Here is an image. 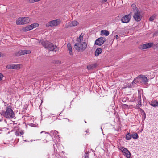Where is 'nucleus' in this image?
<instances>
[{"instance_id":"f257e3e1","label":"nucleus","mask_w":158,"mask_h":158,"mask_svg":"<svg viewBox=\"0 0 158 158\" xmlns=\"http://www.w3.org/2000/svg\"><path fill=\"white\" fill-rule=\"evenodd\" d=\"M41 44L47 49L50 51H55L56 52L57 48L56 46L54 45L52 43L48 41H43L41 42Z\"/></svg>"},{"instance_id":"f03ea898","label":"nucleus","mask_w":158,"mask_h":158,"mask_svg":"<svg viewBox=\"0 0 158 158\" xmlns=\"http://www.w3.org/2000/svg\"><path fill=\"white\" fill-rule=\"evenodd\" d=\"M0 113L1 115H3L7 118H12L15 117V114L11 108H7L6 111H3Z\"/></svg>"},{"instance_id":"7ed1b4c3","label":"nucleus","mask_w":158,"mask_h":158,"mask_svg":"<svg viewBox=\"0 0 158 158\" xmlns=\"http://www.w3.org/2000/svg\"><path fill=\"white\" fill-rule=\"evenodd\" d=\"M87 44L85 42H83L82 43H76L74 45V48L78 52L84 51L86 48Z\"/></svg>"},{"instance_id":"20e7f679","label":"nucleus","mask_w":158,"mask_h":158,"mask_svg":"<svg viewBox=\"0 0 158 158\" xmlns=\"http://www.w3.org/2000/svg\"><path fill=\"white\" fill-rule=\"evenodd\" d=\"M30 21V19L28 17L19 18L16 20V24L17 25H22L27 24Z\"/></svg>"},{"instance_id":"39448f33","label":"nucleus","mask_w":158,"mask_h":158,"mask_svg":"<svg viewBox=\"0 0 158 158\" xmlns=\"http://www.w3.org/2000/svg\"><path fill=\"white\" fill-rule=\"evenodd\" d=\"M119 149L122 151L124 155L127 158H130L131 154L127 148L122 147H121Z\"/></svg>"},{"instance_id":"423d86ee","label":"nucleus","mask_w":158,"mask_h":158,"mask_svg":"<svg viewBox=\"0 0 158 158\" xmlns=\"http://www.w3.org/2000/svg\"><path fill=\"white\" fill-rule=\"evenodd\" d=\"M60 23V20L56 19L52 20L48 23L46 25L47 27H53L58 25Z\"/></svg>"},{"instance_id":"0eeeda50","label":"nucleus","mask_w":158,"mask_h":158,"mask_svg":"<svg viewBox=\"0 0 158 158\" xmlns=\"http://www.w3.org/2000/svg\"><path fill=\"white\" fill-rule=\"evenodd\" d=\"M140 83L144 85L147 84L148 79L147 77L144 75H140L139 76Z\"/></svg>"},{"instance_id":"6e6552de","label":"nucleus","mask_w":158,"mask_h":158,"mask_svg":"<svg viewBox=\"0 0 158 158\" xmlns=\"http://www.w3.org/2000/svg\"><path fill=\"white\" fill-rule=\"evenodd\" d=\"M106 39L104 37H102L98 38L95 41V44L96 45L101 46L106 41Z\"/></svg>"},{"instance_id":"1a4fd4ad","label":"nucleus","mask_w":158,"mask_h":158,"mask_svg":"<svg viewBox=\"0 0 158 158\" xmlns=\"http://www.w3.org/2000/svg\"><path fill=\"white\" fill-rule=\"evenodd\" d=\"M153 45V44L152 43H146L140 45L139 48L142 50L145 49L150 48L152 47Z\"/></svg>"},{"instance_id":"9d476101","label":"nucleus","mask_w":158,"mask_h":158,"mask_svg":"<svg viewBox=\"0 0 158 158\" xmlns=\"http://www.w3.org/2000/svg\"><path fill=\"white\" fill-rule=\"evenodd\" d=\"M133 17L135 20L136 21H139L141 20V17L140 15V12L139 10L134 13Z\"/></svg>"},{"instance_id":"9b49d317","label":"nucleus","mask_w":158,"mask_h":158,"mask_svg":"<svg viewBox=\"0 0 158 158\" xmlns=\"http://www.w3.org/2000/svg\"><path fill=\"white\" fill-rule=\"evenodd\" d=\"M131 15L130 14L126 15L122 17L121 19V21L123 23H128L130 19Z\"/></svg>"},{"instance_id":"f8f14e48","label":"nucleus","mask_w":158,"mask_h":158,"mask_svg":"<svg viewBox=\"0 0 158 158\" xmlns=\"http://www.w3.org/2000/svg\"><path fill=\"white\" fill-rule=\"evenodd\" d=\"M20 64H10L6 66V68L8 69H20Z\"/></svg>"},{"instance_id":"ddd939ff","label":"nucleus","mask_w":158,"mask_h":158,"mask_svg":"<svg viewBox=\"0 0 158 158\" xmlns=\"http://www.w3.org/2000/svg\"><path fill=\"white\" fill-rule=\"evenodd\" d=\"M98 65L97 63H95L94 64H92L87 66V69L88 70H91L97 67Z\"/></svg>"},{"instance_id":"4468645a","label":"nucleus","mask_w":158,"mask_h":158,"mask_svg":"<svg viewBox=\"0 0 158 158\" xmlns=\"http://www.w3.org/2000/svg\"><path fill=\"white\" fill-rule=\"evenodd\" d=\"M51 133L53 134L52 137L56 138H60L59 135H58V132L56 131H51Z\"/></svg>"},{"instance_id":"2eb2a0df","label":"nucleus","mask_w":158,"mask_h":158,"mask_svg":"<svg viewBox=\"0 0 158 158\" xmlns=\"http://www.w3.org/2000/svg\"><path fill=\"white\" fill-rule=\"evenodd\" d=\"M102 49L101 48H97L95 52V55L96 56H98L99 54H101L102 52Z\"/></svg>"},{"instance_id":"dca6fc26","label":"nucleus","mask_w":158,"mask_h":158,"mask_svg":"<svg viewBox=\"0 0 158 158\" xmlns=\"http://www.w3.org/2000/svg\"><path fill=\"white\" fill-rule=\"evenodd\" d=\"M67 48L69 52V54L70 55H73L72 49L71 47V44L70 43H68L67 44Z\"/></svg>"},{"instance_id":"f3484780","label":"nucleus","mask_w":158,"mask_h":158,"mask_svg":"<svg viewBox=\"0 0 158 158\" xmlns=\"http://www.w3.org/2000/svg\"><path fill=\"white\" fill-rule=\"evenodd\" d=\"M150 105L152 106L156 107L158 106V101L156 100L151 101Z\"/></svg>"},{"instance_id":"a211bd4d","label":"nucleus","mask_w":158,"mask_h":158,"mask_svg":"<svg viewBox=\"0 0 158 158\" xmlns=\"http://www.w3.org/2000/svg\"><path fill=\"white\" fill-rule=\"evenodd\" d=\"M15 55L16 56H18L21 55H24V50H20L15 53Z\"/></svg>"},{"instance_id":"6ab92c4d","label":"nucleus","mask_w":158,"mask_h":158,"mask_svg":"<svg viewBox=\"0 0 158 158\" xmlns=\"http://www.w3.org/2000/svg\"><path fill=\"white\" fill-rule=\"evenodd\" d=\"M84 36V34L81 33L79 37L77 38V41L78 42L77 43H79V44L81 43L83 41V38Z\"/></svg>"},{"instance_id":"aec40b11","label":"nucleus","mask_w":158,"mask_h":158,"mask_svg":"<svg viewBox=\"0 0 158 158\" xmlns=\"http://www.w3.org/2000/svg\"><path fill=\"white\" fill-rule=\"evenodd\" d=\"M101 34L102 35L108 36L109 34V32L107 30H102L101 31Z\"/></svg>"},{"instance_id":"412c9836","label":"nucleus","mask_w":158,"mask_h":158,"mask_svg":"<svg viewBox=\"0 0 158 158\" xmlns=\"http://www.w3.org/2000/svg\"><path fill=\"white\" fill-rule=\"evenodd\" d=\"M136 83H140L139 76L134 79L133 81L132 82V85L135 86V84H136Z\"/></svg>"},{"instance_id":"4be33fe9","label":"nucleus","mask_w":158,"mask_h":158,"mask_svg":"<svg viewBox=\"0 0 158 158\" xmlns=\"http://www.w3.org/2000/svg\"><path fill=\"white\" fill-rule=\"evenodd\" d=\"M32 29H33V27H32V26L30 25L26 27L24 30V31L25 32L27 31Z\"/></svg>"},{"instance_id":"5701e85b","label":"nucleus","mask_w":158,"mask_h":158,"mask_svg":"<svg viewBox=\"0 0 158 158\" xmlns=\"http://www.w3.org/2000/svg\"><path fill=\"white\" fill-rule=\"evenodd\" d=\"M157 16L156 14H154L152 16H151L149 18V20L150 21H152L154 19L156 18Z\"/></svg>"},{"instance_id":"b1692460","label":"nucleus","mask_w":158,"mask_h":158,"mask_svg":"<svg viewBox=\"0 0 158 158\" xmlns=\"http://www.w3.org/2000/svg\"><path fill=\"white\" fill-rule=\"evenodd\" d=\"M73 27L71 22H69L65 25V28H67Z\"/></svg>"},{"instance_id":"393cba45","label":"nucleus","mask_w":158,"mask_h":158,"mask_svg":"<svg viewBox=\"0 0 158 158\" xmlns=\"http://www.w3.org/2000/svg\"><path fill=\"white\" fill-rule=\"evenodd\" d=\"M131 137L132 138H137L138 137V134L136 133H133L131 135Z\"/></svg>"},{"instance_id":"a878e982","label":"nucleus","mask_w":158,"mask_h":158,"mask_svg":"<svg viewBox=\"0 0 158 158\" xmlns=\"http://www.w3.org/2000/svg\"><path fill=\"white\" fill-rule=\"evenodd\" d=\"M89 153H86V152H85V154H84L82 158H89Z\"/></svg>"},{"instance_id":"bb28decb","label":"nucleus","mask_w":158,"mask_h":158,"mask_svg":"<svg viewBox=\"0 0 158 158\" xmlns=\"http://www.w3.org/2000/svg\"><path fill=\"white\" fill-rule=\"evenodd\" d=\"M131 7H133V10L134 11L135 13L137 12V10H139L136 6H135L134 5L132 4L131 5Z\"/></svg>"},{"instance_id":"cd10ccee","label":"nucleus","mask_w":158,"mask_h":158,"mask_svg":"<svg viewBox=\"0 0 158 158\" xmlns=\"http://www.w3.org/2000/svg\"><path fill=\"white\" fill-rule=\"evenodd\" d=\"M71 23L73 26H77L78 24V23L76 21H73Z\"/></svg>"},{"instance_id":"c85d7f7f","label":"nucleus","mask_w":158,"mask_h":158,"mask_svg":"<svg viewBox=\"0 0 158 158\" xmlns=\"http://www.w3.org/2000/svg\"><path fill=\"white\" fill-rule=\"evenodd\" d=\"M39 25V24L37 23H35L34 24H32L31 25V26H32V27H33V29L34 28L38 27Z\"/></svg>"},{"instance_id":"c756f323","label":"nucleus","mask_w":158,"mask_h":158,"mask_svg":"<svg viewBox=\"0 0 158 158\" xmlns=\"http://www.w3.org/2000/svg\"><path fill=\"white\" fill-rule=\"evenodd\" d=\"M31 52L30 50H24V55L25 54H28L31 53Z\"/></svg>"},{"instance_id":"7c9ffc66","label":"nucleus","mask_w":158,"mask_h":158,"mask_svg":"<svg viewBox=\"0 0 158 158\" xmlns=\"http://www.w3.org/2000/svg\"><path fill=\"white\" fill-rule=\"evenodd\" d=\"M126 138H131V134L130 133H128L126 135Z\"/></svg>"},{"instance_id":"2f4dec72","label":"nucleus","mask_w":158,"mask_h":158,"mask_svg":"<svg viewBox=\"0 0 158 158\" xmlns=\"http://www.w3.org/2000/svg\"><path fill=\"white\" fill-rule=\"evenodd\" d=\"M41 134H42V133H44V135H45V136H44V137H47V135H49V133H47V132H46L45 131H42L41 132Z\"/></svg>"},{"instance_id":"473e14b6","label":"nucleus","mask_w":158,"mask_h":158,"mask_svg":"<svg viewBox=\"0 0 158 158\" xmlns=\"http://www.w3.org/2000/svg\"><path fill=\"white\" fill-rule=\"evenodd\" d=\"M158 35V30L156 31L153 34V36H156Z\"/></svg>"},{"instance_id":"72a5a7b5","label":"nucleus","mask_w":158,"mask_h":158,"mask_svg":"<svg viewBox=\"0 0 158 158\" xmlns=\"http://www.w3.org/2000/svg\"><path fill=\"white\" fill-rule=\"evenodd\" d=\"M141 100H140V101H139L138 104L137 105V107H139L140 106H141V102L140 101Z\"/></svg>"},{"instance_id":"f704fd0d","label":"nucleus","mask_w":158,"mask_h":158,"mask_svg":"<svg viewBox=\"0 0 158 158\" xmlns=\"http://www.w3.org/2000/svg\"><path fill=\"white\" fill-rule=\"evenodd\" d=\"M3 77V75L2 73H0V81H1L2 80Z\"/></svg>"},{"instance_id":"c9c22d12","label":"nucleus","mask_w":158,"mask_h":158,"mask_svg":"<svg viewBox=\"0 0 158 158\" xmlns=\"http://www.w3.org/2000/svg\"><path fill=\"white\" fill-rule=\"evenodd\" d=\"M123 106L124 108H127L128 107V105L127 104H123Z\"/></svg>"},{"instance_id":"e433bc0d","label":"nucleus","mask_w":158,"mask_h":158,"mask_svg":"<svg viewBox=\"0 0 158 158\" xmlns=\"http://www.w3.org/2000/svg\"><path fill=\"white\" fill-rule=\"evenodd\" d=\"M154 47L156 48H158V43L157 44H154Z\"/></svg>"},{"instance_id":"4c0bfd02","label":"nucleus","mask_w":158,"mask_h":158,"mask_svg":"<svg viewBox=\"0 0 158 158\" xmlns=\"http://www.w3.org/2000/svg\"><path fill=\"white\" fill-rule=\"evenodd\" d=\"M29 2L31 3H33L35 2L34 0H29Z\"/></svg>"},{"instance_id":"58836bf2","label":"nucleus","mask_w":158,"mask_h":158,"mask_svg":"<svg viewBox=\"0 0 158 158\" xmlns=\"http://www.w3.org/2000/svg\"><path fill=\"white\" fill-rule=\"evenodd\" d=\"M115 37L117 40H118L119 39V37L118 35H116Z\"/></svg>"},{"instance_id":"ea45409f","label":"nucleus","mask_w":158,"mask_h":158,"mask_svg":"<svg viewBox=\"0 0 158 158\" xmlns=\"http://www.w3.org/2000/svg\"><path fill=\"white\" fill-rule=\"evenodd\" d=\"M23 133H24V132H20L19 133V134L20 135H22L23 134Z\"/></svg>"},{"instance_id":"a19ab883","label":"nucleus","mask_w":158,"mask_h":158,"mask_svg":"<svg viewBox=\"0 0 158 158\" xmlns=\"http://www.w3.org/2000/svg\"><path fill=\"white\" fill-rule=\"evenodd\" d=\"M85 132H86V133H88L89 132V130L88 129L86 131H85Z\"/></svg>"},{"instance_id":"79ce46f5","label":"nucleus","mask_w":158,"mask_h":158,"mask_svg":"<svg viewBox=\"0 0 158 158\" xmlns=\"http://www.w3.org/2000/svg\"><path fill=\"white\" fill-rule=\"evenodd\" d=\"M107 0H102V2H107Z\"/></svg>"},{"instance_id":"37998d69","label":"nucleus","mask_w":158,"mask_h":158,"mask_svg":"<svg viewBox=\"0 0 158 158\" xmlns=\"http://www.w3.org/2000/svg\"><path fill=\"white\" fill-rule=\"evenodd\" d=\"M2 54L0 52V57H1L2 56L3 57V56H2Z\"/></svg>"},{"instance_id":"c03bdc74","label":"nucleus","mask_w":158,"mask_h":158,"mask_svg":"<svg viewBox=\"0 0 158 158\" xmlns=\"http://www.w3.org/2000/svg\"><path fill=\"white\" fill-rule=\"evenodd\" d=\"M122 102H126V100H122Z\"/></svg>"},{"instance_id":"a18cd8bd","label":"nucleus","mask_w":158,"mask_h":158,"mask_svg":"<svg viewBox=\"0 0 158 158\" xmlns=\"http://www.w3.org/2000/svg\"><path fill=\"white\" fill-rule=\"evenodd\" d=\"M34 125V124L31 123V126L32 127V126H33V125Z\"/></svg>"},{"instance_id":"49530a36","label":"nucleus","mask_w":158,"mask_h":158,"mask_svg":"<svg viewBox=\"0 0 158 158\" xmlns=\"http://www.w3.org/2000/svg\"><path fill=\"white\" fill-rule=\"evenodd\" d=\"M58 63H59L60 64L61 63V62L60 61H58Z\"/></svg>"},{"instance_id":"de8ad7c7","label":"nucleus","mask_w":158,"mask_h":158,"mask_svg":"<svg viewBox=\"0 0 158 158\" xmlns=\"http://www.w3.org/2000/svg\"><path fill=\"white\" fill-rule=\"evenodd\" d=\"M23 141L27 142V140H24Z\"/></svg>"},{"instance_id":"09e8293b","label":"nucleus","mask_w":158,"mask_h":158,"mask_svg":"<svg viewBox=\"0 0 158 158\" xmlns=\"http://www.w3.org/2000/svg\"><path fill=\"white\" fill-rule=\"evenodd\" d=\"M130 139H127V140H129Z\"/></svg>"},{"instance_id":"8fccbe9b","label":"nucleus","mask_w":158,"mask_h":158,"mask_svg":"<svg viewBox=\"0 0 158 158\" xmlns=\"http://www.w3.org/2000/svg\"><path fill=\"white\" fill-rule=\"evenodd\" d=\"M85 123H86V121H85Z\"/></svg>"},{"instance_id":"3c124183","label":"nucleus","mask_w":158,"mask_h":158,"mask_svg":"<svg viewBox=\"0 0 158 158\" xmlns=\"http://www.w3.org/2000/svg\"><path fill=\"white\" fill-rule=\"evenodd\" d=\"M101 129H102V128H101Z\"/></svg>"}]
</instances>
